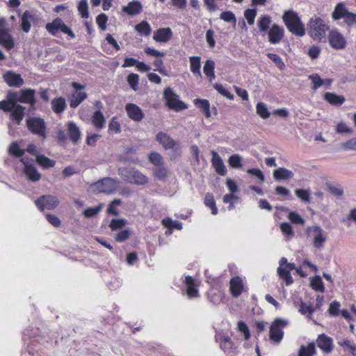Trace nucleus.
<instances>
[{"mask_svg": "<svg viewBox=\"0 0 356 356\" xmlns=\"http://www.w3.org/2000/svg\"><path fill=\"white\" fill-rule=\"evenodd\" d=\"M282 19L288 29L293 34L302 37L305 34V29L298 13L293 10L285 11Z\"/></svg>", "mask_w": 356, "mask_h": 356, "instance_id": "obj_1", "label": "nucleus"}, {"mask_svg": "<svg viewBox=\"0 0 356 356\" xmlns=\"http://www.w3.org/2000/svg\"><path fill=\"white\" fill-rule=\"evenodd\" d=\"M118 174L125 181L138 186L145 185L148 182V177L140 171L131 167L120 168Z\"/></svg>", "mask_w": 356, "mask_h": 356, "instance_id": "obj_2", "label": "nucleus"}, {"mask_svg": "<svg viewBox=\"0 0 356 356\" xmlns=\"http://www.w3.org/2000/svg\"><path fill=\"white\" fill-rule=\"evenodd\" d=\"M45 29L54 36H57L59 33H61L66 35L70 39H74L76 37L72 29L65 24L60 17H56L51 22L47 23Z\"/></svg>", "mask_w": 356, "mask_h": 356, "instance_id": "obj_3", "label": "nucleus"}, {"mask_svg": "<svg viewBox=\"0 0 356 356\" xmlns=\"http://www.w3.org/2000/svg\"><path fill=\"white\" fill-rule=\"evenodd\" d=\"M308 26L310 29L309 33L315 40H321L325 35L326 31L329 29L324 20L318 17L311 18Z\"/></svg>", "mask_w": 356, "mask_h": 356, "instance_id": "obj_4", "label": "nucleus"}, {"mask_svg": "<svg viewBox=\"0 0 356 356\" xmlns=\"http://www.w3.org/2000/svg\"><path fill=\"white\" fill-rule=\"evenodd\" d=\"M166 106L171 110L181 111L188 108L186 104L179 99V96L171 88H167L163 92Z\"/></svg>", "mask_w": 356, "mask_h": 356, "instance_id": "obj_5", "label": "nucleus"}, {"mask_svg": "<svg viewBox=\"0 0 356 356\" xmlns=\"http://www.w3.org/2000/svg\"><path fill=\"white\" fill-rule=\"evenodd\" d=\"M28 130L42 138H46V124L42 118L30 117L26 121Z\"/></svg>", "mask_w": 356, "mask_h": 356, "instance_id": "obj_6", "label": "nucleus"}, {"mask_svg": "<svg viewBox=\"0 0 356 356\" xmlns=\"http://www.w3.org/2000/svg\"><path fill=\"white\" fill-rule=\"evenodd\" d=\"M288 321L281 318H277L273 322L270 327L269 337L271 341L275 343H280L284 336V332L282 328L286 327Z\"/></svg>", "mask_w": 356, "mask_h": 356, "instance_id": "obj_7", "label": "nucleus"}, {"mask_svg": "<svg viewBox=\"0 0 356 356\" xmlns=\"http://www.w3.org/2000/svg\"><path fill=\"white\" fill-rule=\"evenodd\" d=\"M35 204L41 211H44L45 209L47 210H54L58 207L59 200L56 196L44 195L39 197L35 201Z\"/></svg>", "mask_w": 356, "mask_h": 356, "instance_id": "obj_8", "label": "nucleus"}, {"mask_svg": "<svg viewBox=\"0 0 356 356\" xmlns=\"http://www.w3.org/2000/svg\"><path fill=\"white\" fill-rule=\"evenodd\" d=\"M328 41L330 47L335 50L344 49L347 45L346 38L337 29L329 32Z\"/></svg>", "mask_w": 356, "mask_h": 356, "instance_id": "obj_9", "label": "nucleus"}, {"mask_svg": "<svg viewBox=\"0 0 356 356\" xmlns=\"http://www.w3.org/2000/svg\"><path fill=\"white\" fill-rule=\"evenodd\" d=\"M6 24V19L0 18V44L7 50H10L14 47L15 43L8 30L4 28Z\"/></svg>", "mask_w": 356, "mask_h": 356, "instance_id": "obj_10", "label": "nucleus"}, {"mask_svg": "<svg viewBox=\"0 0 356 356\" xmlns=\"http://www.w3.org/2000/svg\"><path fill=\"white\" fill-rule=\"evenodd\" d=\"M156 140L159 144L162 145L165 149H177L178 143L170 135L163 131L157 133Z\"/></svg>", "mask_w": 356, "mask_h": 356, "instance_id": "obj_11", "label": "nucleus"}, {"mask_svg": "<svg viewBox=\"0 0 356 356\" xmlns=\"http://www.w3.org/2000/svg\"><path fill=\"white\" fill-rule=\"evenodd\" d=\"M91 191L95 193L111 192V179L107 177L104 178L94 184L90 187Z\"/></svg>", "mask_w": 356, "mask_h": 356, "instance_id": "obj_12", "label": "nucleus"}, {"mask_svg": "<svg viewBox=\"0 0 356 356\" xmlns=\"http://www.w3.org/2000/svg\"><path fill=\"white\" fill-rule=\"evenodd\" d=\"M312 230L316 234L314 238V246L317 249H322L324 243L327 240L326 237L323 234V231L322 228L318 225L308 227L306 230L307 234H309V232Z\"/></svg>", "mask_w": 356, "mask_h": 356, "instance_id": "obj_13", "label": "nucleus"}, {"mask_svg": "<svg viewBox=\"0 0 356 356\" xmlns=\"http://www.w3.org/2000/svg\"><path fill=\"white\" fill-rule=\"evenodd\" d=\"M316 343L318 348L326 354H329L333 350V340L325 334L323 333L318 335Z\"/></svg>", "mask_w": 356, "mask_h": 356, "instance_id": "obj_14", "label": "nucleus"}, {"mask_svg": "<svg viewBox=\"0 0 356 356\" xmlns=\"http://www.w3.org/2000/svg\"><path fill=\"white\" fill-rule=\"evenodd\" d=\"M67 132L69 140L74 144H76L81 140V133L76 125L73 121H69L66 123Z\"/></svg>", "mask_w": 356, "mask_h": 356, "instance_id": "obj_15", "label": "nucleus"}, {"mask_svg": "<svg viewBox=\"0 0 356 356\" xmlns=\"http://www.w3.org/2000/svg\"><path fill=\"white\" fill-rule=\"evenodd\" d=\"M267 33L271 44L279 43L284 37V29L277 24H273Z\"/></svg>", "mask_w": 356, "mask_h": 356, "instance_id": "obj_16", "label": "nucleus"}, {"mask_svg": "<svg viewBox=\"0 0 356 356\" xmlns=\"http://www.w3.org/2000/svg\"><path fill=\"white\" fill-rule=\"evenodd\" d=\"M35 90L33 89H24L20 91V95L15 97L16 102L35 105L36 99L35 97Z\"/></svg>", "mask_w": 356, "mask_h": 356, "instance_id": "obj_17", "label": "nucleus"}, {"mask_svg": "<svg viewBox=\"0 0 356 356\" xmlns=\"http://www.w3.org/2000/svg\"><path fill=\"white\" fill-rule=\"evenodd\" d=\"M125 110L129 118L136 122H140L144 118L145 115L142 109L135 104H127Z\"/></svg>", "mask_w": 356, "mask_h": 356, "instance_id": "obj_18", "label": "nucleus"}, {"mask_svg": "<svg viewBox=\"0 0 356 356\" xmlns=\"http://www.w3.org/2000/svg\"><path fill=\"white\" fill-rule=\"evenodd\" d=\"M173 33L170 27L159 28L154 31L153 39L158 42L166 43L172 39Z\"/></svg>", "mask_w": 356, "mask_h": 356, "instance_id": "obj_19", "label": "nucleus"}, {"mask_svg": "<svg viewBox=\"0 0 356 356\" xmlns=\"http://www.w3.org/2000/svg\"><path fill=\"white\" fill-rule=\"evenodd\" d=\"M211 163L213 167L215 168L216 172L221 176H225L227 173V168L225 165L222 158L220 155L214 150L211 151Z\"/></svg>", "mask_w": 356, "mask_h": 356, "instance_id": "obj_20", "label": "nucleus"}, {"mask_svg": "<svg viewBox=\"0 0 356 356\" xmlns=\"http://www.w3.org/2000/svg\"><path fill=\"white\" fill-rule=\"evenodd\" d=\"M4 81L10 87H20L24 84V80L21 75L11 71L7 72L3 75Z\"/></svg>", "mask_w": 356, "mask_h": 356, "instance_id": "obj_21", "label": "nucleus"}, {"mask_svg": "<svg viewBox=\"0 0 356 356\" xmlns=\"http://www.w3.org/2000/svg\"><path fill=\"white\" fill-rule=\"evenodd\" d=\"M10 113L11 120L19 125L25 115V107L16 103Z\"/></svg>", "mask_w": 356, "mask_h": 356, "instance_id": "obj_22", "label": "nucleus"}, {"mask_svg": "<svg viewBox=\"0 0 356 356\" xmlns=\"http://www.w3.org/2000/svg\"><path fill=\"white\" fill-rule=\"evenodd\" d=\"M35 20V15L29 10H26L21 17V28L25 33L29 32L31 22Z\"/></svg>", "mask_w": 356, "mask_h": 356, "instance_id": "obj_23", "label": "nucleus"}, {"mask_svg": "<svg viewBox=\"0 0 356 356\" xmlns=\"http://www.w3.org/2000/svg\"><path fill=\"white\" fill-rule=\"evenodd\" d=\"M243 289V284L240 277H234L230 281V291L234 297H238Z\"/></svg>", "mask_w": 356, "mask_h": 356, "instance_id": "obj_24", "label": "nucleus"}, {"mask_svg": "<svg viewBox=\"0 0 356 356\" xmlns=\"http://www.w3.org/2000/svg\"><path fill=\"white\" fill-rule=\"evenodd\" d=\"M348 12L349 11L346 8L344 3L339 2L335 6L331 16L334 20H339L341 19H343L344 20Z\"/></svg>", "mask_w": 356, "mask_h": 356, "instance_id": "obj_25", "label": "nucleus"}, {"mask_svg": "<svg viewBox=\"0 0 356 356\" xmlns=\"http://www.w3.org/2000/svg\"><path fill=\"white\" fill-rule=\"evenodd\" d=\"M323 98L330 104L335 106H339L342 105L346 100L343 95L330 92L324 93Z\"/></svg>", "mask_w": 356, "mask_h": 356, "instance_id": "obj_26", "label": "nucleus"}, {"mask_svg": "<svg viewBox=\"0 0 356 356\" xmlns=\"http://www.w3.org/2000/svg\"><path fill=\"white\" fill-rule=\"evenodd\" d=\"M273 178L276 181L289 180L293 177V172L285 168H278L273 171Z\"/></svg>", "mask_w": 356, "mask_h": 356, "instance_id": "obj_27", "label": "nucleus"}, {"mask_svg": "<svg viewBox=\"0 0 356 356\" xmlns=\"http://www.w3.org/2000/svg\"><path fill=\"white\" fill-rule=\"evenodd\" d=\"M91 123L97 130H100L104 127L106 120L104 115L99 109L92 114L91 117Z\"/></svg>", "mask_w": 356, "mask_h": 356, "instance_id": "obj_28", "label": "nucleus"}, {"mask_svg": "<svg viewBox=\"0 0 356 356\" xmlns=\"http://www.w3.org/2000/svg\"><path fill=\"white\" fill-rule=\"evenodd\" d=\"M271 22V17L268 15H263L259 18L257 26L261 34L264 35L269 31Z\"/></svg>", "mask_w": 356, "mask_h": 356, "instance_id": "obj_29", "label": "nucleus"}, {"mask_svg": "<svg viewBox=\"0 0 356 356\" xmlns=\"http://www.w3.org/2000/svg\"><path fill=\"white\" fill-rule=\"evenodd\" d=\"M194 104L204 113L206 118H209L211 117V106L210 103L207 99H195Z\"/></svg>", "mask_w": 356, "mask_h": 356, "instance_id": "obj_30", "label": "nucleus"}, {"mask_svg": "<svg viewBox=\"0 0 356 356\" xmlns=\"http://www.w3.org/2000/svg\"><path fill=\"white\" fill-rule=\"evenodd\" d=\"M185 284L187 286L186 293L189 298H195L199 296L195 280L191 276L188 275L185 277Z\"/></svg>", "mask_w": 356, "mask_h": 356, "instance_id": "obj_31", "label": "nucleus"}, {"mask_svg": "<svg viewBox=\"0 0 356 356\" xmlns=\"http://www.w3.org/2000/svg\"><path fill=\"white\" fill-rule=\"evenodd\" d=\"M142 10V5L138 1H134L123 8V11L127 15L133 16L139 14Z\"/></svg>", "mask_w": 356, "mask_h": 356, "instance_id": "obj_32", "label": "nucleus"}, {"mask_svg": "<svg viewBox=\"0 0 356 356\" xmlns=\"http://www.w3.org/2000/svg\"><path fill=\"white\" fill-rule=\"evenodd\" d=\"M67 107L65 99L62 97L55 98L51 101V108L56 114L63 113Z\"/></svg>", "mask_w": 356, "mask_h": 356, "instance_id": "obj_33", "label": "nucleus"}, {"mask_svg": "<svg viewBox=\"0 0 356 356\" xmlns=\"http://www.w3.org/2000/svg\"><path fill=\"white\" fill-rule=\"evenodd\" d=\"M337 343L344 352H348L350 356H356V344L355 343L347 339L339 341Z\"/></svg>", "mask_w": 356, "mask_h": 356, "instance_id": "obj_34", "label": "nucleus"}, {"mask_svg": "<svg viewBox=\"0 0 356 356\" xmlns=\"http://www.w3.org/2000/svg\"><path fill=\"white\" fill-rule=\"evenodd\" d=\"M316 354V348L314 342L309 343L307 346L301 345L298 356H314Z\"/></svg>", "mask_w": 356, "mask_h": 356, "instance_id": "obj_35", "label": "nucleus"}, {"mask_svg": "<svg viewBox=\"0 0 356 356\" xmlns=\"http://www.w3.org/2000/svg\"><path fill=\"white\" fill-rule=\"evenodd\" d=\"M24 172L29 179L32 181H37L41 178L40 173L33 165H26V168H24Z\"/></svg>", "mask_w": 356, "mask_h": 356, "instance_id": "obj_36", "label": "nucleus"}, {"mask_svg": "<svg viewBox=\"0 0 356 356\" xmlns=\"http://www.w3.org/2000/svg\"><path fill=\"white\" fill-rule=\"evenodd\" d=\"M17 92H15L10 95L8 100L0 101V110H3L4 112H10L15 106L16 102L15 97Z\"/></svg>", "mask_w": 356, "mask_h": 356, "instance_id": "obj_37", "label": "nucleus"}, {"mask_svg": "<svg viewBox=\"0 0 356 356\" xmlns=\"http://www.w3.org/2000/svg\"><path fill=\"white\" fill-rule=\"evenodd\" d=\"M35 160L38 164L44 169L52 168L56 164V161L54 160H52L43 154L37 155Z\"/></svg>", "mask_w": 356, "mask_h": 356, "instance_id": "obj_38", "label": "nucleus"}, {"mask_svg": "<svg viewBox=\"0 0 356 356\" xmlns=\"http://www.w3.org/2000/svg\"><path fill=\"white\" fill-rule=\"evenodd\" d=\"M153 175L157 179L164 181L168 177L169 171L163 165H159L153 169Z\"/></svg>", "mask_w": 356, "mask_h": 356, "instance_id": "obj_39", "label": "nucleus"}, {"mask_svg": "<svg viewBox=\"0 0 356 356\" xmlns=\"http://www.w3.org/2000/svg\"><path fill=\"white\" fill-rule=\"evenodd\" d=\"M25 149L20 148L18 142L15 141L10 143L8 147V154L16 158H20L24 156Z\"/></svg>", "mask_w": 356, "mask_h": 356, "instance_id": "obj_40", "label": "nucleus"}, {"mask_svg": "<svg viewBox=\"0 0 356 356\" xmlns=\"http://www.w3.org/2000/svg\"><path fill=\"white\" fill-rule=\"evenodd\" d=\"M309 285L316 291H325L324 284L323 282L321 277L319 275H316L314 277H311Z\"/></svg>", "mask_w": 356, "mask_h": 356, "instance_id": "obj_41", "label": "nucleus"}, {"mask_svg": "<svg viewBox=\"0 0 356 356\" xmlns=\"http://www.w3.org/2000/svg\"><path fill=\"white\" fill-rule=\"evenodd\" d=\"M200 57L194 56L190 57V63H191V70L195 74H197L200 77L202 76V74L200 72L201 63H200Z\"/></svg>", "mask_w": 356, "mask_h": 356, "instance_id": "obj_42", "label": "nucleus"}, {"mask_svg": "<svg viewBox=\"0 0 356 356\" xmlns=\"http://www.w3.org/2000/svg\"><path fill=\"white\" fill-rule=\"evenodd\" d=\"M204 203L207 207L211 209V213L213 215H216L218 213V208L216 207V202L212 193H207L206 194Z\"/></svg>", "mask_w": 356, "mask_h": 356, "instance_id": "obj_43", "label": "nucleus"}, {"mask_svg": "<svg viewBox=\"0 0 356 356\" xmlns=\"http://www.w3.org/2000/svg\"><path fill=\"white\" fill-rule=\"evenodd\" d=\"M136 31L141 35L147 36L150 34L152 29L147 21H143L135 26Z\"/></svg>", "mask_w": 356, "mask_h": 356, "instance_id": "obj_44", "label": "nucleus"}, {"mask_svg": "<svg viewBox=\"0 0 356 356\" xmlns=\"http://www.w3.org/2000/svg\"><path fill=\"white\" fill-rule=\"evenodd\" d=\"M214 69L215 63L213 60L210 59L207 60L203 67V71L205 75L207 77L210 78V80H211L212 79H215L216 77L214 74Z\"/></svg>", "mask_w": 356, "mask_h": 356, "instance_id": "obj_45", "label": "nucleus"}, {"mask_svg": "<svg viewBox=\"0 0 356 356\" xmlns=\"http://www.w3.org/2000/svg\"><path fill=\"white\" fill-rule=\"evenodd\" d=\"M325 186L329 192L334 196L340 197L343 195V189L340 184L326 182Z\"/></svg>", "mask_w": 356, "mask_h": 356, "instance_id": "obj_46", "label": "nucleus"}, {"mask_svg": "<svg viewBox=\"0 0 356 356\" xmlns=\"http://www.w3.org/2000/svg\"><path fill=\"white\" fill-rule=\"evenodd\" d=\"M299 306H300L299 312L302 315L307 314L309 318H312V316L314 314V312H315V309L314 308V307H312V305L311 304L307 305L302 300H300V301Z\"/></svg>", "mask_w": 356, "mask_h": 356, "instance_id": "obj_47", "label": "nucleus"}, {"mask_svg": "<svg viewBox=\"0 0 356 356\" xmlns=\"http://www.w3.org/2000/svg\"><path fill=\"white\" fill-rule=\"evenodd\" d=\"M256 111L257 115L263 119H267L270 115V113L269 112L267 106L264 102L257 103L256 106Z\"/></svg>", "mask_w": 356, "mask_h": 356, "instance_id": "obj_48", "label": "nucleus"}, {"mask_svg": "<svg viewBox=\"0 0 356 356\" xmlns=\"http://www.w3.org/2000/svg\"><path fill=\"white\" fill-rule=\"evenodd\" d=\"M149 161L155 166L164 164L163 156L156 152H152L148 156Z\"/></svg>", "mask_w": 356, "mask_h": 356, "instance_id": "obj_49", "label": "nucleus"}, {"mask_svg": "<svg viewBox=\"0 0 356 356\" xmlns=\"http://www.w3.org/2000/svg\"><path fill=\"white\" fill-rule=\"evenodd\" d=\"M87 95L84 92H78L74 96L70 102V106L72 108L77 107L86 98Z\"/></svg>", "mask_w": 356, "mask_h": 356, "instance_id": "obj_50", "label": "nucleus"}, {"mask_svg": "<svg viewBox=\"0 0 356 356\" xmlns=\"http://www.w3.org/2000/svg\"><path fill=\"white\" fill-rule=\"evenodd\" d=\"M220 19H222L226 22L233 23V26H236V17L233 12L227 10L221 13L220 15Z\"/></svg>", "mask_w": 356, "mask_h": 356, "instance_id": "obj_51", "label": "nucleus"}, {"mask_svg": "<svg viewBox=\"0 0 356 356\" xmlns=\"http://www.w3.org/2000/svg\"><path fill=\"white\" fill-rule=\"evenodd\" d=\"M127 82L130 86V88L134 90L137 91L138 90V82H139V76L137 74L131 73L127 76Z\"/></svg>", "mask_w": 356, "mask_h": 356, "instance_id": "obj_52", "label": "nucleus"}, {"mask_svg": "<svg viewBox=\"0 0 356 356\" xmlns=\"http://www.w3.org/2000/svg\"><path fill=\"white\" fill-rule=\"evenodd\" d=\"M242 158L238 154H232L229 156L228 163L229 165L236 169L242 168Z\"/></svg>", "mask_w": 356, "mask_h": 356, "instance_id": "obj_53", "label": "nucleus"}, {"mask_svg": "<svg viewBox=\"0 0 356 356\" xmlns=\"http://www.w3.org/2000/svg\"><path fill=\"white\" fill-rule=\"evenodd\" d=\"M266 56L280 70H284L285 68V64L279 55L273 53H268Z\"/></svg>", "mask_w": 356, "mask_h": 356, "instance_id": "obj_54", "label": "nucleus"}, {"mask_svg": "<svg viewBox=\"0 0 356 356\" xmlns=\"http://www.w3.org/2000/svg\"><path fill=\"white\" fill-rule=\"evenodd\" d=\"M131 234V231L129 229L120 230L116 234L115 240L118 243L124 242L129 238Z\"/></svg>", "mask_w": 356, "mask_h": 356, "instance_id": "obj_55", "label": "nucleus"}, {"mask_svg": "<svg viewBox=\"0 0 356 356\" xmlns=\"http://www.w3.org/2000/svg\"><path fill=\"white\" fill-rule=\"evenodd\" d=\"M256 8H248L244 11V17L249 25H253L257 15Z\"/></svg>", "mask_w": 356, "mask_h": 356, "instance_id": "obj_56", "label": "nucleus"}, {"mask_svg": "<svg viewBox=\"0 0 356 356\" xmlns=\"http://www.w3.org/2000/svg\"><path fill=\"white\" fill-rule=\"evenodd\" d=\"M213 88L222 96L230 100L234 99V95L228 91L222 84L216 83L213 85Z\"/></svg>", "mask_w": 356, "mask_h": 356, "instance_id": "obj_57", "label": "nucleus"}, {"mask_svg": "<svg viewBox=\"0 0 356 356\" xmlns=\"http://www.w3.org/2000/svg\"><path fill=\"white\" fill-rule=\"evenodd\" d=\"M78 10L81 17L86 19L89 16L87 0H80L78 5Z\"/></svg>", "mask_w": 356, "mask_h": 356, "instance_id": "obj_58", "label": "nucleus"}, {"mask_svg": "<svg viewBox=\"0 0 356 356\" xmlns=\"http://www.w3.org/2000/svg\"><path fill=\"white\" fill-rule=\"evenodd\" d=\"M288 218L292 223L296 225H304L305 222L304 218L296 211L289 212Z\"/></svg>", "mask_w": 356, "mask_h": 356, "instance_id": "obj_59", "label": "nucleus"}, {"mask_svg": "<svg viewBox=\"0 0 356 356\" xmlns=\"http://www.w3.org/2000/svg\"><path fill=\"white\" fill-rule=\"evenodd\" d=\"M295 193L302 202L305 203L310 202V193L308 190L297 188L295 190Z\"/></svg>", "mask_w": 356, "mask_h": 356, "instance_id": "obj_60", "label": "nucleus"}, {"mask_svg": "<svg viewBox=\"0 0 356 356\" xmlns=\"http://www.w3.org/2000/svg\"><path fill=\"white\" fill-rule=\"evenodd\" d=\"M309 79L312 80L314 90H316L325 83V81L321 78L318 74H313L309 76Z\"/></svg>", "mask_w": 356, "mask_h": 356, "instance_id": "obj_61", "label": "nucleus"}, {"mask_svg": "<svg viewBox=\"0 0 356 356\" xmlns=\"http://www.w3.org/2000/svg\"><path fill=\"white\" fill-rule=\"evenodd\" d=\"M136 150L133 147H124V154L120 155L118 156L119 161L122 162H127L131 161L133 162L134 160L131 158L129 155V154L135 153Z\"/></svg>", "mask_w": 356, "mask_h": 356, "instance_id": "obj_62", "label": "nucleus"}, {"mask_svg": "<svg viewBox=\"0 0 356 356\" xmlns=\"http://www.w3.org/2000/svg\"><path fill=\"white\" fill-rule=\"evenodd\" d=\"M280 229L284 235L287 237H292L294 236L293 227L289 222H283L280 225Z\"/></svg>", "mask_w": 356, "mask_h": 356, "instance_id": "obj_63", "label": "nucleus"}, {"mask_svg": "<svg viewBox=\"0 0 356 356\" xmlns=\"http://www.w3.org/2000/svg\"><path fill=\"white\" fill-rule=\"evenodd\" d=\"M341 147L345 150H356V137L341 143Z\"/></svg>", "mask_w": 356, "mask_h": 356, "instance_id": "obj_64", "label": "nucleus"}]
</instances>
